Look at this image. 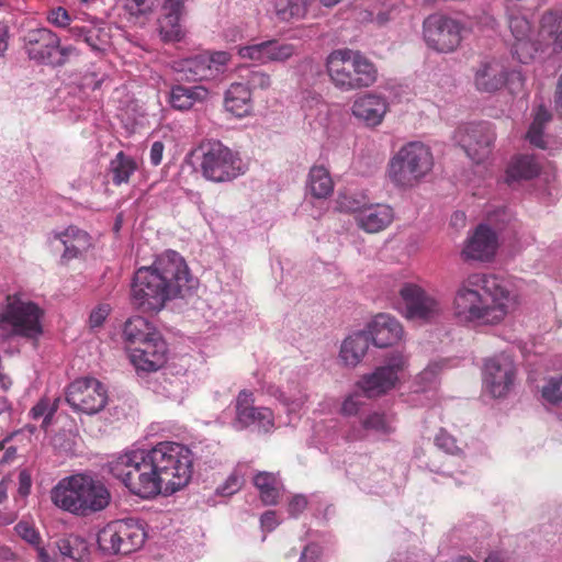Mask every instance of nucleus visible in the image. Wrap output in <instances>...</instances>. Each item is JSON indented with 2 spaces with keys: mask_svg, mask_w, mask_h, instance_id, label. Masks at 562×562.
I'll return each instance as SVG.
<instances>
[{
  "mask_svg": "<svg viewBox=\"0 0 562 562\" xmlns=\"http://www.w3.org/2000/svg\"><path fill=\"white\" fill-rule=\"evenodd\" d=\"M57 411V401L53 403L48 398H41L30 411V415L33 419L37 420L44 417L43 426H47L50 423L52 417Z\"/></svg>",
  "mask_w": 562,
  "mask_h": 562,
  "instance_id": "44",
  "label": "nucleus"
},
{
  "mask_svg": "<svg viewBox=\"0 0 562 562\" xmlns=\"http://www.w3.org/2000/svg\"><path fill=\"white\" fill-rule=\"evenodd\" d=\"M550 120L551 113L543 105H539L535 113L533 121L527 132V139L530 144L539 148L546 147V143L542 137L543 128Z\"/></svg>",
  "mask_w": 562,
  "mask_h": 562,
  "instance_id": "40",
  "label": "nucleus"
},
{
  "mask_svg": "<svg viewBox=\"0 0 562 562\" xmlns=\"http://www.w3.org/2000/svg\"><path fill=\"white\" fill-rule=\"evenodd\" d=\"M310 553L316 557L318 553V548L316 546H307L302 553L301 562L306 560Z\"/></svg>",
  "mask_w": 562,
  "mask_h": 562,
  "instance_id": "64",
  "label": "nucleus"
},
{
  "mask_svg": "<svg viewBox=\"0 0 562 562\" xmlns=\"http://www.w3.org/2000/svg\"><path fill=\"white\" fill-rule=\"evenodd\" d=\"M111 498L103 482L86 474L66 477L52 491V501L57 507L78 516L102 512Z\"/></svg>",
  "mask_w": 562,
  "mask_h": 562,
  "instance_id": "4",
  "label": "nucleus"
},
{
  "mask_svg": "<svg viewBox=\"0 0 562 562\" xmlns=\"http://www.w3.org/2000/svg\"><path fill=\"white\" fill-rule=\"evenodd\" d=\"M315 3L316 0H274L273 7L279 20L290 21L305 18Z\"/></svg>",
  "mask_w": 562,
  "mask_h": 562,
  "instance_id": "37",
  "label": "nucleus"
},
{
  "mask_svg": "<svg viewBox=\"0 0 562 562\" xmlns=\"http://www.w3.org/2000/svg\"><path fill=\"white\" fill-rule=\"evenodd\" d=\"M154 7L153 0H125L123 8L130 22L143 25L149 20Z\"/></svg>",
  "mask_w": 562,
  "mask_h": 562,
  "instance_id": "39",
  "label": "nucleus"
},
{
  "mask_svg": "<svg viewBox=\"0 0 562 562\" xmlns=\"http://www.w3.org/2000/svg\"><path fill=\"white\" fill-rule=\"evenodd\" d=\"M31 486H32L31 474L29 473L27 470H22L19 473V490H18L19 494L23 497L27 496L30 494Z\"/></svg>",
  "mask_w": 562,
  "mask_h": 562,
  "instance_id": "58",
  "label": "nucleus"
},
{
  "mask_svg": "<svg viewBox=\"0 0 562 562\" xmlns=\"http://www.w3.org/2000/svg\"><path fill=\"white\" fill-rule=\"evenodd\" d=\"M362 406L358 394L349 395L341 405V414L346 416L357 415Z\"/></svg>",
  "mask_w": 562,
  "mask_h": 562,
  "instance_id": "55",
  "label": "nucleus"
},
{
  "mask_svg": "<svg viewBox=\"0 0 562 562\" xmlns=\"http://www.w3.org/2000/svg\"><path fill=\"white\" fill-rule=\"evenodd\" d=\"M435 441L436 445L447 453L457 454L460 451L456 439L443 430L436 436Z\"/></svg>",
  "mask_w": 562,
  "mask_h": 562,
  "instance_id": "52",
  "label": "nucleus"
},
{
  "mask_svg": "<svg viewBox=\"0 0 562 562\" xmlns=\"http://www.w3.org/2000/svg\"><path fill=\"white\" fill-rule=\"evenodd\" d=\"M210 64L213 66L215 76L224 72L226 65L231 60V55L227 52H215L207 56Z\"/></svg>",
  "mask_w": 562,
  "mask_h": 562,
  "instance_id": "54",
  "label": "nucleus"
},
{
  "mask_svg": "<svg viewBox=\"0 0 562 562\" xmlns=\"http://www.w3.org/2000/svg\"><path fill=\"white\" fill-rule=\"evenodd\" d=\"M66 401L75 412L92 415L105 407L108 391L94 378H80L68 385Z\"/></svg>",
  "mask_w": 562,
  "mask_h": 562,
  "instance_id": "13",
  "label": "nucleus"
},
{
  "mask_svg": "<svg viewBox=\"0 0 562 562\" xmlns=\"http://www.w3.org/2000/svg\"><path fill=\"white\" fill-rule=\"evenodd\" d=\"M307 190L315 199H327L334 191V182L327 168L313 166L307 178Z\"/></svg>",
  "mask_w": 562,
  "mask_h": 562,
  "instance_id": "34",
  "label": "nucleus"
},
{
  "mask_svg": "<svg viewBox=\"0 0 562 562\" xmlns=\"http://www.w3.org/2000/svg\"><path fill=\"white\" fill-rule=\"evenodd\" d=\"M164 150H165V145L162 142L157 140V142L153 143L151 148H150V154H149L150 164L153 166L160 165V162L162 160Z\"/></svg>",
  "mask_w": 562,
  "mask_h": 562,
  "instance_id": "59",
  "label": "nucleus"
},
{
  "mask_svg": "<svg viewBox=\"0 0 562 562\" xmlns=\"http://www.w3.org/2000/svg\"><path fill=\"white\" fill-rule=\"evenodd\" d=\"M370 337L364 331H358L347 337L340 347V358L346 366L356 367L366 356Z\"/></svg>",
  "mask_w": 562,
  "mask_h": 562,
  "instance_id": "29",
  "label": "nucleus"
},
{
  "mask_svg": "<svg viewBox=\"0 0 562 562\" xmlns=\"http://www.w3.org/2000/svg\"><path fill=\"white\" fill-rule=\"evenodd\" d=\"M398 305L406 319L419 323H429L442 313L440 301L414 282H403L400 285Z\"/></svg>",
  "mask_w": 562,
  "mask_h": 562,
  "instance_id": "11",
  "label": "nucleus"
},
{
  "mask_svg": "<svg viewBox=\"0 0 562 562\" xmlns=\"http://www.w3.org/2000/svg\"><path fill=\"white\" fill-rule=\"evenodd\" d=\"M130 352L131 361L137 370L157 371L166 362L167 345L159 335L139 346L130 347Z\"/></svg>",
  "mask_w": 562,
  "mask_h": 562,
  "instance_id": "22",
  "label": "nucleus"
},
{
  "mask_svg": "<svg viewBox=\"0 0 562 562\" xmlns=\"http://www.w3.org/2000/svg\"><path fill=\"white\" fill-rule=\"evenodd\" d=\"M195 282L184 258L175 250H167L150 266L135 271L131 304L142 313H158L169 301L184 296Z\"/></svg>",
  "mask_w": 562,
  "mask_h": 562,
  "instance_id": "2",
  "label": "nucleus"
},
{
  "mask_svg": "<svg viewBox=\"0 0 562 562\" xmlns=\"http://www.w3.org/2000/svg\"><path fill=\"white\" fill-rule=\"evenodd\" d=\"M63 562H80L89 554L88 542L79 536L69 535L56 542Z\"/></svg>",
  "mask_w": 562,
  "mask_h": 562,
  "instance_id": "35",
  "label": "nucleus"
},
{
  "mask_svg": "<svg viewBox=\"0 0 562 562\" xmlns=\"http://www.w3.org/2000/svg\"><path fill=\"white\" fill-rule=\"evenodd\" d=\"M326 69L333 85L346 92L369 88L378 79L376 66L362 52L350 48L333 50Z\"/></svg>",
  "mask_w": 562,
  "mask_h": 562,
  "instance_id": "5",
  "label": "nucleus"
},
{
  "mask_svg": "<svg viewBox=\"0 0 562 562\" xmlns=\"http://www.w3.org/2000/svg\"><path fill=\"white\" fill-rule=\"evenodd\" d=\"M540 172V166L533 156L521 155L513 159L506 170V182L529 180L537 177Z\"/></svg>",
  "mask_w": 562,
  "mask_h": 562,
  "instance_id": "33",
  "label": "nucleus"
},
{
  "mask_svg": "<svg viewBox=\"0 0 562 562\" xmlns=\"http://www.w3.org/2000/svg\"><path fill=\"white\" fill-rule=\"evenodd\" d=\"M42 316L43 311L35 303L16 294L8 295L0 312V330L7 337L37 339L43 333Z\"/></svg>",
  "mask_w": 562,
  "mask_h": 562,
  "instance_id": "7",
  "label": "nucleus"
},
{
  "mask_svg": "<svg viewBox=\"0 0 562 562\" xmlns=\"http://www.w3.org/2000/svg\"><path fill=\"white\" fill-rule=\"evenodd\" d=\"M235 424L240 429L256 426L267 434L274 428V414L269 407L255 405L252 391L241 390L235 400Z\"/></svg>",
  "mask_w": 562,
  "mask_h": 562,
  "instance_id": "16",
  "label": "nucleus"
},
{
  "mask_svg": "<svg viewBox=\"0 0 562 562\" xmlns=\"http://www.w3.org/2000/svg\"><path fill=\"white\" fill-rule=\"evenodd\" d=\"M294 393L285 394L282 392L279 400L286 406L293 409L300 408L307 400V395L301 390L299 384H294Z\"/></svg>",
  "mask_w": 562,
  "mask_h": 562,
  "instance_id": "50",
  "label": "nucleus"
},
{
  "mask_svg": "<svg viewBox=\"0 0 562 562\" xmlns=\"http://www.w3.org/2000/svg\"><path fill=\"white\" fill-rule=\"evenodd\" d=\"M434 166L430 149L420 142L403 146L389 164V177L402 188L417 184Z\"/></svg>",
  "mask_w": 562,
  "mask_h": 562,
  "instance_id": "6",
  "label": "nucleus"
},
{
  "mask_svg": "<svg viewBox=\"0 0 562 562\" xmlns=\"http://www.w3.org/2000/svg\"><path fill=\"white\" fill-rule=\"evenodd\" d=\"M364 430L379 435H390L394 431L393 419L384 413L373 412L361 420Z\"/></svg>",
  "mask_w": 562,
  "mask_h": 562,
  "instance_id": "41",
  "label": "nucleus"
},
{
  "mask_svg": "<svg viewBox=\"0 0 562 562\" xmlns=\"http://www.w3.org/2000/svg\"><path fill=\"white\" fill-rule=\"evenodd\" d=\"M224 105L226 111L237 117H245L252 109L251 92L241 82H234L225 93Z\"/></svg>",
  "mask_w": 562,
  "mask_h": 562,
  "instance_id": "28",
  "label": "nucleus"
},
{
  "mask_svg": "<svg viewBox=\"0 0 562 562\" xmlns=\"http://www.w3.org/2000/svg\"><path fill=\"white\" fill-rule=\"evenodd\" d=\"M188 69L194 75V77L199 80L210 79L215 77L213 66L210 64V60L206 55H200L194 58H191L187 61Z\"/></svg>",
  "mask_w": 562,
  "mask_h": 562,
  "instance_id": "43",
  "label": "nucleus"
},
{
  "mask_svg": "<svg viewBox=\"0 0 562 562\" xmlns=\"http://www.w3.org/2000/svg\"><path fill=\"white\" fill-rule=\"evenodd\" d=\"M16 533L32 546H38L41 537L38 531L27 521H20L15 526Z\"/></svg>",
  "mask_w": 562,
  "mask_h": 562,
  "instance_id": "49",
  "label": "nucleus"
},
{
  "mask_svg": "<svg viewBox=\"0 0 562 562\" xmlns=\"http://www.w3.org/2000/svg\"><path fill=\"white\" fill-rule=\"evenodd\" d=\"M562 53V10L550 9L539 19L537 54Z\"/></svg>",
  "mask_w": 562,
  "mask_h": 562,
  "instance_id": "19",
  "label": "nucleus"
},
{
  "mask_svg": "<svg viewBox=\"0 0 562 562\" xmlns=\"http://www.w3.org/2000/svg\"><path fill=\"white\" fill-rule=\"evenodd\" d=\"M497 248V236L486 225H479L473 234L467 239L462 250L464 260L488 261Z\"/></svg>",
  "mask_w": 562,
  "mask_h": 562,
  "instance_id": "23",
  "label": "nucleus"
},
{
  "mask_svg": "<svg viewBox=\"0 0 562 562\" xmlns=\"http://www.w3.org/2000/svg\"><path fill=\"white\" fill-rule=\"evenodd\" d=\"M69 32L75 38L85 42L92 50H102L103 42L99 36L98 30L72 26L69 29Z\"/></svg>",
  "mask_w": 562,
  "mask_h": 562,
  "instance_id": "42",
  "label": "nucleus"
},
{
  "mask_svg": "<svg viewBox=\"0 0 562 562\" xmlns=\"http://www.w3.org/2000/svg\"><path fill=\"white\" fill-rule=\"evenodd\" d=\"M307 506V501L302 495H295L291 498L288 510L291 516H297L301 514Z\"/></svg>",
  "mask_w": 562,
  "mask_h": 562,
  "instance_id": "56",
  "label": "nucleus"
},
{
  "mask_svg": "<svg viewBox=\"0 0 562 562\" xmlns=\"http://www.w3.org/2000/svg\"><path fill=\"white\" fill-rule=\"evenodd\" d=\"M516 378V367L507 355H498L486 360L484 366V383L493 397L505 396Z\"/></svg>",
  "mask_w": 562,
  "mask_h": 562,
  "instance_id": "17",
  "label": "nucleus"
},
{
  "mask_svg": "<svg viewBox=\"0 0 562 562\" xmlns=\"http://www.w3.org/2000/svg\"><path fill=\"white\" fill-rule=\"evenodd\" d=\"M245 79L250 92L256 89L266 90L272 83L270 75L262 70H249Z\"/></svg>",
  "mask_w": 562,
  "mask_h": 562,
  "instance_id": "46",
  "label": "nucleus"
},
{
  "mask_svg": "<svg viewBox=\"0 0 562 562\" xmlns=\"http://www.w3.org/2000/svg\"><path fill=\"white\" fill-rule=\"evenodd\" d=\"M23 41L30 59L52 66L64 65L74 50L71 46H61L58 35L46 27L29 30Z\"/></svg>",
  "mask_w": 562,
  "mask_h": 562,
  "instance_id": "12",
  "label": "nucleus"
},
{
  "mask_svg": "<svg viewBox=\"0 0 562 562\" xmlns=\"http://www.w3.org/2000/svg\"><path fill=\"white\" fill-rule=\"evenodd\" d=\"M108 467L132 494L151 498L162 490L176 492L189 483L192 457L184 446L166 441L148 451L133 450L119 454Z\"/></svg>",
  "mask_w": 562,
  "mask_h": 562,
  "instance_id": "1",
  "label": "nucleus"
},
{
  "mask_svg": "<svg viewBox=\"0 0 562 562\" xmlns=\"http://www.w3.org/2000/svg\"><path fill=\"white\" fill-rule=\"evenodd\" d=\"M9 45V30L8 26L0 23V56L4 54Z\"/></svg>",
  "mask_w": 562,
  "mask_h": 562,
  "instance_id": "60",
  "label": "nucleus"
},
{
  "mask_svg": "<svg viewBox=\"0 0 562 562\" xmlns=\"http://www.w3.org/2000/svg\"><path fill=\"white\" fill-rule=\"evenodd\" d=\"M368 334L375 347L386 348L401 340L403 327L394 316L382 313L368 324Z\"/></svg>",
  "mask_w": 562,
  "mask_h": 562,
  "instance_id": "25",
  "label": "nucleus"
},
{
  "mask_svg": "<svg viewBox=\"0 0 562 562\" xmlns=\"http://www.w3.org/2000/svg\"><path fill=\"white\" fill-rule=\"evenodd\" d=\"M137 169V161L124 151H119L110 161L109 166V171L112 175V182L116 187L123 183H128L131 177Z\"/></svg>",
  "mask_w": 562,
  "mask_h": 562,
  "instance_id": "36",
  "label": "nucleus"
},
{
  "mask_svg": "<svg viewBox=\"0 0 562 562\" xmlns=\"http://www.w3.org/2000/svg\"><path fill=\"white\" fill-rule=\"evenodd\" d=\"M401 13V8L397 4H387L384 5L374 18H371L370 21L375 23L378 26H384L390 21L395 20Z\"/></svg>",
  "mask_w": 562,
  "mask_h": 562,
  "instance_id": "48",
  "label": "nucleus"
},
{
  "mask_svg": "<svg viewBox=\"0 0 562 562\" xmlns=\"http://www.w3.org/2000/svg\"><path fill=\"white\" fill-rule=\"evenodd\" d=\"M55 238L64 245L63 257L66 259L76 258L81 250L89 247L88 234L76 226H69L64 232L56 234Z\"/></svg>",
  "mask_w": 562,
  "mask_h": 562,
  "instance_id": "32",
  "label": "nucleus"
},
{
  "mask_svg": "<svg viewBox=\"0 0 562 562\" xmlns=\"http://www.w3.org/2000/svg\"><path fill=\"white\" fill-rule=\"evenodd\" d=\"M456 138L473 162L482 164L491 156L496 135L490 123L482 122L458 128Z\"/></svg>",
  "mask_w": 562,
  "mask_h": 562,
  "instance_id": "14",
  "label": "nucleus"
},
{
  "mask_svg": "<svg viewBox=\"0 0 562 562\" xmlns=\"http://www.w3.org/2000/svg\"><path fill=\"white\" fill-rule=\"evenodd\" d=\"M123 334L130 347L139 346L151 337L160 335L153 324L142 316L127 319L124 325Z\"/></svg>",
  "mask_w": 562,
  "mask_h": 562,
  "instance_id": "31",
  "label": "nucleus"
},
{
  "mask_svg": "<svg viewBox=\"0 0 562 562\" xmlns=\"http://www.w3.org/2000/svg\"><path fill=\"white\" fill-rule=\"evenodd\" d=\"M254 484L260 492L265 505H276L280 495L277 476L270 472H259L254 477Z\"/></svg>",
  "mask_w": 562,
  "mask_h": 562,
  "instance_id": "38",
  "label": "nucleus"
},
{
  "mask_svg": "<svg viewBox=\"0 0 562 562\" xmlns=\"http://www.w3.org/2000/svg\"><path fill=\"white\" fill-rule=\"evenodd\" d=\"M296 54V46L278 40L238 47V55L258 64L284 63Z\"/></svg>",
  "mask_w": 562,
  "mask_h": 562,
  "instance_id": "18",
  "label": "nucleus"
},
{
  "mask_svg": "<svg viewBox=\"0 0 562 562\" xmlns=\"http://www.w3.org/2000/svg\"><path fill=\"white\" fill-rule=\"evenodd\" d=\"M508 27L514 37L512 44L513 56L522 64L532 61L537 55L538 37L531 38V23L520 14H509Z\"/></svg>",
  "mask_w": 562,
  "mask_h": 562,
  "instance_id": "20",
  "label": "nucleus"
},
{
  "mask_svg": "<svg viewBox=\"0 0 562 562\" xmlns=\"http://www.w3.org/2000/svg\"><path fill=\"white\" fill-rule=\"evenodd\" d=\"M244 484V479L237 473H232L225 483L217 488V492L222 496H231L238 492Z\"/></svg>",
  "mask_w": 562,
  "mask_h": 562,
  "instance_id": "51",
  "label": "nucleus"
},
{
  "mask_svg": "<svg viewBox=\"0 0 562 562\" xmlns=\"http://www.w3.org/2000/svg\"><path fill=\"white\" fill-rule=\"evenodd\" d=\"M35 549L37 552V559L41 562H54V559L49 555V553L47 552V550L45 548H43L38 544V546H35Z\"/></svg>",
  "mask_w": 562,
  "mask_h": 562,
  "instance_id": "62",
  "label": "nucleus"
},
{
  "mask_svg": "<svg viewBox=\"0 0 562 562\" xmlns=\"http://www.w3.org/2000/svg\"><path fill=\"white\" fill-rule=\"evenodd\" d=\"M47 21L55 27L65 29L71 24L72 18L64 7H54L46 13Z\"/></svg>",
  "mask_w": 562,
  "mask_h": 562,
  "instance_id": "47",
  "label": "nucleus"
},
{
  "mask_svg": "<svg viewBox=\"0 0 562 562\" xmlns=\"http://www.w3.org/2000/svg\"><path fill=\"white\" fill-rule=\"evenodd\" d=\"M209 95L207 89L202 86L177 85L171 88L169 95L170 105L179 111L190 110L196 102L205 100Z\"/></svg>",
  "mask_w": 562,
  "mask_h": 562,
  "instance_id": "30",
  "label": "nucleus"
},
{
  "mask_svg": "<svg viewBox=\"0 0 562 562\" xmlns=\"http://www.w3.org/2000/svg\"><path fill=\"white\" fill-rule=\"evenodd\" d=\"M184 14V5L180 2L165 0L161 7V16L158 20V31L165 43H175L183 40L186 31L180 23Z\"/></svg>",
  "mask_w": 562,
  "mask_h": 562,
  "instance_id": "26",
  "label": "nucleus"
},
{
  "mask_svg": "<svg viewBox=\"0 0 562 562\" xmlns=\"http://www.w3.org/2000/svg\"><path fill=\"white\" fill-rule=\"evenodd\" d=\"M542 397L551 403L559 404L562 402V374L560 376L550 378L541 391Z\"/></svg>",
  "mask_w": 562,
  "mask_h": 562,
  "instance_id": "45",
  "label": "nucleus"
},
{
  "mask_svg": "<svg viewBox=\"0 0 562 562\" xmlns=\"http://www.w3.org/2000/svg\"><path fill=\"white\" fill-rule=\"evenodd\" d=\"M465 25L449 15L432 13L423 22L426 46L438 54L457 52L464 38Z\"/></svg>",
  "mask_w": 562,
  "mask_h": 562,
  "instance_id": "9",
  "label": "nucleus"
},
{
  "mask_svg": "<svg viewBox=\"0 0 562 562\" xmlns=\"http://www.w3.org/2000/svg\"><path fill=\"white\" fill-rule=\"evenodd\" d=\"M146 532L143 525L132 518L113 520L98 532V544L104 552L130 554L140 549Z\"/></svg>",
  "mask_w": 562,
  "mask_h": 562,
  "instance_id": "8",
  "label": "nucleus"
},
{
  "mask_svg": "<svg viewBox=\"0 0 562 562\" xmlns=\"http://www.w3.org/2000/svg\"><path fill=\"white\" fill-rule=\"evenodd\" d=\"M201 171L210 181L227 182L243 175L244 168L237 153L221 142H210L204 147Z\"/></svg>",
  "mask_w": 562,
  "mask_h": 562,
  "instance_id": "10",
  "label": "nucleus"
},
{
  "mask_svg": "<svg viewBox=\"0 0 562 562\" xmlns=\"http://www.w3.org/2000/svg\"><path fill=\"white\" fill-rule=\"evenodd\" d=\"M555 106L562 112V75L560 76L555 90Z\"/></svg>",
  "mask_w": 562,
  "mask_h": 562,
  "instance_id": "63",
  "label": "nucleus"
},
{
  "mask_svg": "<svg viewBox=\"0 0 562 562\" xmlns=\"http://www.w3.org/2000/svg\"><path fill=\"white\" fill-rule=\"evenodd\" d=\"M261 528L266 531H272L279 525L277 513L274 510H267L261 515L260 518Z\"/></svg>",
  "mask_w": 562,
  "mask_h": 562,
  "instance_id": "57",
  "label": "nucleus"
},
{
  "mask_svg": "<svg viewBox=\"0 0 562 562\" xmlns=\"http://www.w3.org/2000/svg\"><path fill=\"white\" fill-rule=\"evenodd\" d=\"M406 362V358L402 353L393 355L385 364L378 367L370 374H364L358 382V386L367 397H379L395 386L398 374L405 369Z\"/></svg>",
  "mask_w": 562,
  "mask_h": 562,
  "instance_id": "15",
  "label": "nucleus"
},
{
  "mask_svg": "<svg viewBox=\"0 0 562 562\" xmlns=\"http://www.w3.org/2000/svg\"><path fill=\"white\" fill-rule=\"evenodd\" d=\"M111 307L109 304L102 303L99 304L92 312L90 313L89 324L92 328L100 327L103 325L104 321L109 316Z\"/></svg>",
  "mask_w": 562,
  "mask_h": 562,
  "instance_id": "53",
  "label": "nucleus"
},
{
  "mask_svg": "<svg viewBox=\"0 0 562 562\" xmlns=\"http://www.w3.org/2000/svg\"><path fill=\"white\" fill-rule=\"evenodd\" d=\"M357 212L356 221L367 233H379L385 229L394 220V212L387 204H370L352 209Z\"/></svg>",
  "mask_w": 562,
  "mask_h": 562,
  "instance_id": "27",
  "label": "nucleus"
},
{
  "mask_svg": "<svg viewBox=\"0 0 562 562\" xmlns=\"http://www.w3.org/2000/svg\"><path fill=\"white\" fill-rule=\"evenodd\" d=\"M517 304V295L499 278L494 274L472 273L459 285L453 310L462 322L498 324Z\"/></svg>",
  "mask_w": 562,
  "mask_h": 562,
  "instance_id": "3",
  "label": "nucleus"
},
{
  "mask_svg": "<svg viewBox=\"0 0 562 562\" xmlns=\"http://www.w3.org/2000/svg\"><path fill=\"white\" fill-rule=\"evenodd\" d=\"M387 111V100L376 93H364L357 97L351 106L353 116L369 127L380 125Z\"/></svg>",
  "mask_w": 562,
  "mask_h": 562,
  "instance_id": "24",
  "label": "nucleus"
},
{
  "mask_svg": "<svg viewBox=\"0 0 562 562\" xmlns=\"http://www.w3.org/2000/svg\"><path fill=\"white\" fill-rule=\"evenodd\" d=\"M507 79V67L496 57L483 58L474 69L473 82L480 92H496L505 87Z\"/></svg>",
  "mask_w": 562,
  "mask_h": 562,
  "instance_id": "21",
  "label": "nucleus"
},
{
  "mask_svg": "<svg viewBox=\"0 0 562 562\" xmlns=\"http://www.w3.org/2000/svg\"><path fill=\"white\" fill-rule=\"evenodd\" d=\"M12 560H15V553L9 547H0V561L8 562Z\"/></svg>",
  "mask_w": 562,
  "mask_h": 562,
  "instance_id": "61",
  "label": "nucleus"
}]
</instances>
